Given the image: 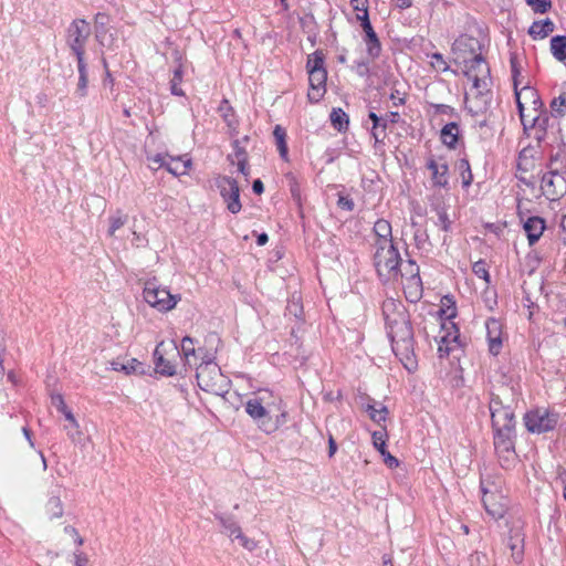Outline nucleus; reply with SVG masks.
I'll return each mask as SVG.
<instances>
[{
  "mask_svg": "<svg viewBox=\"0 0 566 566\" xmlns=\"http://www.w3.org/2000/svg\"><path fill=\"white\" fill-rule=\"evenodd\" d=\"M489 350L493 355H497L502 347V324L499 319L489 318L485 324Z\"/></svg>",
  "mask_w": 566,
  "mask_h": 566,
  "instance_id": "nucleus-19",
  "label": "nucleus"
},
{
  "mask_svg": "<svg viewBox=\"0 0 566 566\" xmlns=\"http://www.w3.org/2000/svg\"><path fill=\"white\" fill-rule=\"evenodd\" d=\"M91 32V25L84 19H75L70 23L66 30V43L75 54L76 60L84 59L85 45Z\"/></svg>",
  "mask_w": 566,
  "mask_h": 566,
  "instance_id": "nucleus-8",
  "label": "nucleus"
},
{
  "mask_svg": "<svg viewBox=\"0 0 566 566\" xmlns=\"http://www.w3.org/2000/svg\"><path fill=\"white\" fill-rule=\"evenodd\" d=\"M368 117L373 120L371 135L375 139V144L382 143L384 138H380L379 133H378V128L380 125V117L374 112H370Z\"/></svg>",
  "mask_w": 566,
  "mask_h": 566,
  "instance_id": "nucleus-55",
  "label": "nucleus"
},
{
  "mask_svg": "<svg viewBox=\"0 0 566 566\" xmlns=\"http://www.w3.org/2000/svg\"><path fill=\"white\" fill-rule=\"evenodd\" d=\"M329 118L333 127L338 132H344L348 128V115L342 108H333Z\"/></svg>",
  "mask_w": 566,
  "mask_h": 566,
  "instance_id": "nucleus-38",
  "label": "nucleus"
},
{
  "mask_svg": "<svg viewBox=\"0 0 566 566\" xmlns=\"http://www.w3.org/2000/svg\"><path fill=\"white\" fill-rule=\"evenodd\" d=\"M109 228H108V234L111 237L115 235V232L124 227V224L128 220V216L123 213L120 210H117L114 214L109 217Z\"/></svg>",
  "mask_w": 566,
  "mask_h": 566,
  "instance_id": "nucleus-43",
  "label": "nucleus"
},
{
  "mask_svg": "<svg viewBox=\"0 0 566 566\" xmlns=\"http://www.w3.org/2000/svg\"><path fill=\"white\" fill-rule=\"evenodd\" d=\"M163 345V342L159 343L154 352L156 371L164 376H174L177 373L176 366L166 359L161 354L160 348Z\"/></svg>",
  "mask_w": 566,
  "mask_h": 566,
  "instance_id": "nucleus-29",
  "label": "nucleus"
},
{
  "mask_svg": "<svg viewBox=\"0 0 566 566\" xmlns=\"http://www.w3.org/2000/svg\"><path fill=\"white\" fill-rule=\"evenodd\" d=\"M461 348L460 332L454 323L443 324L438 339V353L440 357H448L451 353Z\"/></svg>",
  "mask_w": 566,
  "mask_h": 566,
  "instance_id": "nucleus-12",
  "label": "nucleus"
},
{
  "mask_svg": "<svg viewBox=\"0 0 566 566\" xmlns=\"http://www.w3.org/2000/svg\"><path fill=\"white\" fill-rule=\"evenodd\" d=\"M181 353L185 358V364L192 366L197 364V356H205L202 348H195V340L189 336H185L181 340Z\"/></svg>",
  "mask_w": 566,
  "mask_h": 566,
  "instance_id": "nucleus-27",
  "label": "nucleus"
},
{
  "mask_svg": "<svg viewBox=\"0 0 566 566\" xmlns=\"http://www.w3.org/2000/svg\"><path fill=\"white\" fill-rule=\"evenodd\" d=\"M273 136L275 138L280 156L286 160L287 159V145H286V140H285V138H286L285 129L283 127H281L280 125H276L273 130Z\"/></svg>",
  "mask_w": 566,
  "mask_h": 566,
  "instance_id": "nucleus-39",
  "label": "nucleus"
},
{
  "mask_svg": "<svg viewBox=\"0 0 566 566\" xmlns=\"http://www.w3.org/2000/svg\"><path fill=\"white\" fill-rule=\"evenodd\" d=\"M510 405H505L503 399L500 397V395L492 394L490 399V412L491 417L493 416V412H499L502 409H505V407H509Z\"/></svg>",
  "mask_w": 566,
  "mask_h": 566,
  "instance_id": "nucleus-53",
  "label": "nucleus"
},
{
  "mask_svg": "<svg viewBox=\"0 0 566 566\" xmlns=\"http://www.w3.org/2000/svg\"><path fill=\"white\" fill-rule=\"evenodd\" d=\"M516 104L524 130L530 129L532 126V119L539 116L545 109V107H525V103L520 101V94H516Z\"/></svg>",
  "mask_w": 566,
  "mask_h": 566,
  "instance_id": "nucleus-25",
  "label": "nucleus"
},
{
  "mask_svg": "<svg viewBox=\"0 0 566 566\" xmlns=\"http://www.w3.org/2000/svg\"><path fill=\"white\" fill-rule=\"evenodd\" d=\"M324 60H325V55L322 50H316L314 53L310 54L307 56V62H306L307 72H313L316 70H324L325 69Z\"/></svg>",
  "mask_w": 566,
  "mask_h": 566,
  "instance_id": "nucleus-42",
  "label": "nucleus"
},
{
  "mask_svg": "<svg viewBox=\"0 0 566 566\" xmlns=\"http://www.w3.org/2000/svg\"><path fill=\"white\" fill-rule=\"evenodd\" d=\"M430 106L434 109V114L454 115V108L450 105L431 103Z\"/></svg>",
  "mask_w": 566,
  "mask_h": 566,
  "instance_id": "nucleus-57",
  "label": "nucleus"
},
{
  "mask_svg": "<svg viewBox=\"0 0 566 566\" xmlns=\"http://www.w3.org/2000/svg\"><path fill=\"white\" fill-rule=\"evenodd\" d=\"M526 3L533 9L536 13H545L551 7V0H526Z\"/></svg>",
  "mask_w": 566,
  "mask_h": 566,
  "instance_id": "nucleus-49",
  "label": "nucleus"
},
{
  "mask_svg": "<svg viewBox=\"0 0 566 566\" xmlns=\"http://www.w3.org/2000/svg\"><path fill=\"white\" fill-rule=\"evenodd\" d=\"M491 420L493 429L515 428L516 424L514 410L511 405L499 412H493Z\"/></svg>",
  "mask_w": 566,
  "mask_h": 566,
  "instance_id": "nucleus-22",
  "label": "nucleus"
},
{
  "mask_svg": "<svg viewBox=\"0 0 566 566\" xmlns=\"http://www.w3.org/2000/svg\"><path fill=\"white\" fill-rule=\"evenodd\" d=\"M232 147L234 153L228 155L227 159L231 165H234L235 160L247 159L248 153L243 145H241V140L238 138L233 139Z\"/></svg>",
  "mask_w": 566,
  "mask_h": 566,
  "instance_id": "nucleus-47",
  "label": "nucleus"
},
{
  "mask_svg": "<svg viewBox=\"0 0 566 566\" xmlns=\"http://www.w3.org/2000/svg\"><path fill=\"white\" fill-rule=\"evenodd\" d=\"M510 63H511L512 77L514 81V90L517 91V77L520 76L521 71H520V66H518V62H517V56L515 54L511 55Z\"/></svg>",
  "mask_w": 566,
  "mask_h": 566,
  "instance_id": "nucleus-56",
  "label": "nucleus"
},
{
  "mask_svg": "<svg viewBox=\"0 0 566 566\" xmlns=\"http://www.w3.org/2000/svg\"><path fill=\"white\" fill-rule=\"evenodd\" d=\"M64 533L70 535L73 539H74V543L77 545V546H82L83 543H84V539L83 537L78 534L77 530L74 527V526H71V525H67L64 527Z\"/></svg>",
  "mask_w": 566,
  "mask_h": 566,
  "instance_id": "nucleus-58",
  "label": "nucleus"
},
{
  "mask_svg": "<svg viewBox=\"0 0 566 566\" xmlns=\"http://www.w3.org/2000/svg\"><path fill=\"white\" fill-rule=\"evenodd\" d=\"M244 408L258 428L266 434L275 432L287 421V412L272 403L265 402L264 396H255L248 399Z\"/></svg>",
  "mask_w": 566,
  "mask_h": 566,
  "instance_id": "nucleus-3",
  "label": "nucleus"
},
{
  "mask_svg": "<svg viewBox=\"0 0 566 566\" xmlns=\"http://www.w3.org/2000/svg\"><path fill=\"white\" fill-rule=\"evenodd\" d=\"M549 125V115L546 109L542 112L539 116H536L532 119V126L531 128L536 129V139L538 142L543 140L546 136V130Z\"/></svg>",
  "mask_w": 566,
  "mask_h": 566,
  "instance_id": "nucleus-34",
  "label": "nucleus"
},
{
  "mask_svg": "<svg viewBox=\"0 0 566 566\" xmlns=\"http://www.w3.org/2000/svg\"><path fill=\"white\" fill-rule=\"evenodd\" d=\"M524 422L530 432L539 434L553 430L557 418L545 409H536L525 413Z\"/></svg>",
  "mask_w": 566,
  "mask_h": 566,
  "instance_id": "nucleus-11",
  "label": "nucleus"
},
{
  "mask_svg": "<svg viewBox=\"0 0 566 566\" xmlns=\"http://www.w3.org/2000/svg\"><path fill=\"white\" fill-rule=\"evenodd\" d=\"M551 52L557 61H566V35H556L551 39Z\"/></svg>",
  "mask_w": 566,
  "mask_h": 566,
  "instance_id": "nucleus-35",
  "label": "nucleus"
},
{
  "mask_svg": "<svg viewBox=\"0 0 566 566\" xmlns=\"http://www.w3.org/2000/svg\"><path fill=\"white\" fill-rule=\"evenodd\" d=\"M234 165L238 167V171L242 174L245 178L250 175V167L247 159L235 160Z\"/></svg>",
  "mask_w": 566,
  "mask_h": 566,
  "instance_id": "nucleus-61",
  "label": "nucleus"
},
{
  "mask_svg": "<svg viewBox=\"0 0 566 566\" xmlns=\"http://www.w3.org/2000/svg\"><path fill=\"white\" fill-rule=\"evenodd\" d=\"M482 502L485 511L494 520L502 518L507 510V500L499 491L494 483L481 480Z\"/></svg>",
  "mask_w": 566,
  "mask_h": 566,
  "instance_id": "nucleus-9",
  "label": "nucleus"
},
{
  "mask_svg": "<svg viewBox=\"0 0 566 566\" xmlns=\"http://www.w3.org/2000/svg\"><path fill=\"white\" fill-rule=\"evenodd\" d=\"M77 71H78V83L75 93L80 97H84L87 94V67L84 59L77 60Z\"/></svg>",
  "mask_w": 566,
  "mask_h": 566,
  "instance_id": "nucleus-36",
  "label": "nucleus"
},
{
  "mask_svg": "<svg viewBox=\"0 0 566 566\" xmlns=\"http://www.w3.org/2000/svg\"><path fill=\"white\" fill-rule=\"evenodd\" d=\"M524 230L528 239V244L534 245L545 230V221L541 217H530L524 222Z\"/></svg>",
  "mask_w": 566,
  "mask_h": 566,
  "instance_id": "nucleus-21",
  "label": "nucleus"
},
{
  "mask_svg": "<svg viewBox=\"0 0 566 566\" xmlns=\"http://www.w3.org/2000/svg\"><path fill=\"white\" fill-rule=\"evenodd\" d=\"M143 295L144 300L159 312L172 310L180 301V295L171 294L166 287H161L155 279L145 283Z\"/></svg>",
  "mask_w": 566,
  "mask_h": 566,
  "instance_id": "nucleus-7",
  "label": "nucleus"
},
{
  "mask_svg": "<svg viewBox=\"0 0 566 566\" xmlns=\"http://www.w3.org/2000/svg\"><path fill=\"white\" fill-rule=\"evenodd\" d=\"M213 359V354L205 353V356H201V363L197 366L196 373L197 384L206 392L223 396L229 391L230 380Z\"/></svg>",
  "mask_w": 566,
  "mask_h": 566,
  "instance_id": "nucleus-4",
  "label": "nucleus"
},
{
  "mask_svg": "<svg viewBox=\"0 0 566 566\" xmlns=\"http://www.w3.org/2000/svg\"><path fill=\"white\" fill-rule=\"evenodd\" d=\"M350 6L357 12L368 10V0H350Z\"/></svg>",
  "mask_w": 566,
  "mask_h": 566,
  "instance_id": "nucleus-63",
  "label": "nucleus"
},
{
  "mask_svg": "<svg viewBox=\"0 0 566 566\" xmlns=\"http://www.w3.org/2000/svg\"><path fill=\"white\" fill-rule=\"evenodd\" d=\"M219 112L229 128V135L234 137L238 135L239 120L234 115L232 106L228 99H223L219 106Z\"/></svg>",
  "mask_w": 566,
  "mask_h": 566,
  "instance_id": "nucleus-26",
  "label": "nucleus"
},
{
  "mask_svg": "<svg viewBox=\"0 0 566 566\" xmlns=\"http://www.w3.org/2000/svg\"><path fill=\"white\" fill-rule=\"evenodd\" d=\"M541 189L547 199L557 200L566 193V178L557 170H549L542 177Z\"/></svg>",
  "mask_w": 566,
  "mask_h": 566,
  "instance_id": "nucleus-13",
  "label": "nucleus"
},
{
  "mask_svg": "<svg viewBox=\"0 0 566 566\" xmlns=\"http://www.w3.org/2000/svg\"><path fill=\"white\" fill-rule=\"evenodd\" d=\"M516 94H520V101L525 103V107H544V103L534 87L525 85L520 91H515Z\"/></svg>",
  "mask_w": 566,
  "mask_h": 566,
  "instance_id": "nucleus-30",
  "label": "nucleus"
},
{
  "mask_svg": "<svg viewBox=\"0 0 566 566\" xmlns=\"http://www.w3.org/2000/svg\"><path fill=\"white\" fill-rule=\"evenodd\" d=\"M515 428L493 429V444L500 465L510 470L517 463Z\"/></svg>",
  "mask_w": 566,
  "mask_h": 566,
  "instance_id": "nucleus-6",
  "label": "nucleus"
},
{
  "mask_svg": "<svg viewBox=\"0 0 566 566\" xmlns=\"http://www.w3.org/2000/svg\"><path fill=\"white\" fill-rule=\"evenodd\" d=\"M216 520L219 521L222 526V533L228 535L231 538H237L240 541L242 547L248 551H253L256 547V544L253 539L248 538L241 531V527L238 525L235 520L232 516H226L223 514H216Z\"/></svg>",
  "mask_w": 566,
  "mask_h": 566,
  "instance_id": "nucleus-15",
  "label": "nucleus"
},
{
  "mask_svg": "<svg viewBox=\"0 0 566 566\" xmlns=\"http://www.w3.org/2000/svg\"><path fill=\"white\" fill-rule=\"evenodd\" d=\"M472 270L478 277L483 279L485 282H490V274H489V271L486 269V264L484 261L475 262L473 264Z\"/></svg>",
  "mask_w": 566,
  "mask_h": 566,
  "instance_id": "nucleus-54",
  "label": "nucleus"
},
{
  "mask_svg": "<svg viewBox=\"0 0 566 566\" xmlns=\"http://www.w3.org/2000/svg\"><path fill=\"white\" fill-rule=\"evenodd\" d=\"M337 205L339 208L352 211L354 209V201L348 197L340 196L338 198Z\"/></svg>",
  "mask_w": 566,
  "mask_h": 566,
  "instance_id": "nucleus-62",
  "label": "nucleus"
},
{
  "mask_svg": "<svg viewBox=\"0 0 566 566\" xmlns=\"http://www.w3.org/2000/svg\"><path fill=\"white\" fill-rule=\"evenodd\" d=\"M453 53L457 55H467L473 57L474 55H482L481 43L473 36L462 35L457 39L452 46Z\"/></svg>",
  "mask_w": 566,
  "mask_h": 566,
  "instance_id": "nucleus-18",
  "label": "nucleus"
},
{
  "mask_svg": "<svg viewBox=\"0 0 566 566\" xmlns=\"http://www.w3.org/2000/svg\"><path fill=\"white\" fill-rule=\"evenodd\" d=\"M390 99L392 101V104L394 106H400V105H403L405 104V97L403 95L400 94V92L398 90H395L391 94H390Z\"/></svg>",
  "mask_w": 566,
  "mask_h": 566,
  "instance_id": "nucleus-64",
  "label": "nucleus"
},
{
  "mask_svg": "<svg viewBox=\"0 0 566 566\" xmlns=\"http://www.w3.org/2000/svg\"><path fill=\"white\" fill-rule=\"evenodd\" d=\"M365 32V42L367 45V53L371 59H376L380 55L381 44L377 33L374 31L373 25L363 29Z\"/></svg>",
  "mask_w": 566,
  "mask_h": 566,
  "instance_id": "nucleus-32",
  "label": "nucleus"
},
{
  "mask_svg": "<svg viewBox=\"0 0 566 566\" xmlns=\"http://www.w3.org/2000/svg\"><path fill=\"white\" fill-rule=\"evenodd\" d=\"M112 369L113 370H122L124 371L125 374L129 375L132 373H136L137 371V367H140V363L133 358L130 359L127 364H122L119 361H112Z\"/></svg>",
  "mask_w": 566,
  "mask_h": 566,
  "instance_id": "nucleus-48",
  "label": "nucleus"
},
{
  "mask_svg": "<svg viewBox=\"0 0 566 566\" xmlns=\"http://www.w3.org/2000/svg\"><path fill=\"white\" fill-rule=\"evenodd\" d=\"M373 263L378 276L384 281L398 279L401 256L395 243L373 244Z\"/></svg>",
  "mask_w": 566,
  "mask_h": 566,
  "instance_id": "nucleus-5",
  "label": "nucleus"
},
{
  "mask_svg": "<svg viewBox=\"0 0 566 566\" xmlns=\"http://www.w3.org/2000/svg\"><path fill=\"white\" fill-rule=\"evenodd\" d=\"M555 24L551 19L534 21L530 27L528 34L533 39H544L554 32Z\"/></svg>",
  "mask_w": 566,
  "mask_h": 566,
  "instance_id": "nucleus-31",
  "label": "nucleus"
},
{
  "mask_svg": "<svg viewBox=\"0 0 566 566\" xmlns=\"http://www.w3.org/2000/svg\"><path fill=\"white\" fill-rule=\"evenodd\" d=\"M365 410L368 413L369 418L376 423L385 421L386 416L388 413V410L385 406H380V408L378 409L376 408L375 403H368Z\"/></svg>",
  "mask_w": 566,
  "mask_h": 566,
  "instance_id": "nucleus-45",
  "label": "nucleus"
},
{
  "mask_svg": "<svg viewBox=\"0 0 566 566\" xmlns=\"http://www.w3.org/2000/svg\"><path fill=\"white\" fill-rule=\"evenodd\" d=\"M51 403L64 415L66 421H73L74 422V415L71 411V409L66 406L64 398L61 394H54L51 396Z\"/></svg>",
  "mask_w": 566,
  "mask_h": 566,
  "instance_id": "nucleus-40",
  "label": "nucleus"
},
{
  "mask_svg": "<svg viewBox=\"0 0 566 566\" xmlns=\"http://www.w3.org/2000/svg\"><path fill=\"white\" fill-rule=\"evenodd\" d=\"M385 436L386 434L384 431H375L373 433V443L374 447L384 457V462L388 465V468L394 469L399 465V461L387 451Z\"/></svg>",
  "mask_w": 566,
  "mask_h": 566,
  "instance_id": "nucleus-24",
  "label": "nucleus"
},
{
  "mask_svg": "<svg viewBox=\"0 0 566 566\" xmlns=\"http://www.w3.org/2000/svg\"><path fill=\"white\" fill-rule=\"evenodd\" d=\"M355 71H356L357 75H359L360 77L368 76L369 75L368 63H366L364 61L356 62Z\"/></svg>",
  "mask_w": 566,
  "mask_h": 566,
  "instance_id": "nucleus-60",
  "label": "nucleus"
},
{
  "mask_svg": "<svg viewBox=\"0 0 566 566\" xmlns=\"http://www.w3.org/2000/svg\"><path fill=\"white\" fill-rule=\"evenodd\" d=\"M326 69L308 72L310 90L307 93V97L310 102L317 103L322 99V97L326 93Z\"/></svg>",
  "mask_w": 566,
  "mask_h": 566,
  "instance_id": "nucleus-17",
  "label": "nucleus"
},
{
  "mask_svg": "<svg viewBox=\"0 0 566 566\" xmlns=\"http://www.w3.org/2000/svg\"><path fill=\"white\" fill-rule=\"evenodd\" d=\"M189 166V159L182 160L180 157L175 158L170 156L165 168L174 176H181L187 174Z\"/></svg>",
  "mask_w": 566,
  "mask_h": 566,
  "instance_id": "nucleus-37",
  "label": "nucleus"
},
{
  "mask_svg": "<svg viewBox=\"0 0 566 566\" xmlns=\"http://www.w3.org/2000/svg\"><path fill=\"white\" fill-rule=\"evenodd\" d=\"M64 430L66 431L67 437L74 444H78L83 440V433L80 430V426L77 420L74 418L73 421H69V424L64 426Z\"/></svg>",
  "mask_w": 566,
  "mask_h": 566,
  "instance_id": "nucleus-46",
  "label": "nucleus"
},
{
  "mask_svg": "<svg viewBox=\"0 0 566 566\" xmlns=\"http://www.w3.org/2000/svg\"><path fill=\"white\" fill-rule=\"evenodd\" d=\"M375 240L373 244H387L394 242L392 228L389 221L378 219L373 228Z\"/></svg>",
  "mask_w": 566,
  "mask_h": 566,
  "instance_id": "nucleus-23",
  "label": "nucleus"
},
{
  "mask_svg": "<svg viewBox=\"0 0 566 566\" xmlns=\"http://www.w3.org/2000/svg\"><path fill=\"white\" fill-rule=\"evenodd\" d=\"M458 169L461 175L462 186L468 188L473 181V175L471 171L470 163L468 159L462 158L458 163Z\"/></svg>",
  "mask_w": 566,
  "mask_h": 566,
  "instance_id": "nucleus-44",
  "label": "nucleus"
},
{
  "mask_svg": "<svg viewBox=\"0 0 566 566\" xmlns=\"http://www.w3.org/2000/svg\"><path fill=\"white\" fill-rule=\"evenodd\" d=\"M73 557H74V566H87L88 565V556L80 551V549H75L74 553H73Z\"/></svg>",
  "mask_w": 566,
  "mask_h": 566,
  "instance_id": "nucleus-59",
  "label": "nucleus"
},
{
  "mask_svg": "<svg viewBox=\"0 0 566 566\" xmlns=\"http://www.w3.org/2000/svg\"><path fill=\"white\" fill-rule=\"evenodd\" d=\"M181 80H182V71L180 67H178L177 70H175L174 77L170 81V84H171L170 90L174 95H177V96L184 95V91L179 87Z\"/></svg>",
  "mask_w": 566,
  "mask_h": 566,
  "instance_id": "nucleus-50",
  "label": "nucleus"
},
{
  "mask_svg": "<svg viewBox=\"0 0 566 566\" xmlns=\"http://www.w3.org/2000/svg\"><path fill=\"white\" fill-rule=\"evenodd\" d=\"M551 114L554 117H563L566 114V92L554 97L551 102Z\"/></svg>",
  "mask_w": 566,
  "mask_h": 566,
  "instance_id": "nucleus-41",
  "label": "nucleus"
},
{
  "mask_svg": "<svg viewBox=\"0 0 566 566\" xmlns=\"http://www.w3.org/2000/svg\"><path fill=\"white\" fill-rule=\"evenodd\" d=\"M431 66L439 71V72H447L449 71V65L448 63L444 61L443 59V55L441 53H433L431 55Z\"/></svg>",
  "mask_w": 566,
  "mask_h": 566,
  "instance_id": "nucleus-52",
  "label": "nucleus"
},
{
  "mask_svg": "<svg viewBox=\"0 0 566 566\" xmlns=\"http://www.w3.org/2000/svg\"><path fill=\"white\" fill-rule=\"evenodd\" d=\"M438 221L436 222L443 231L448 232L451 228V220L444 208H440L437 210Z\"/></svg>",
  "mask_w": 566,
  "mask_h": 566,
  "instance_id": "nucleus-51",
  "label": "nucleus"
},
{
  "mask_svg": "<svg viewBox=\"0 0 566 566\" xmlns=\"http://www.w3.org/2000/svg\"><path fill=\"white\" fill-rule=\"evenodd\" d=\"M507 547L511 549L515 563H520L524 553V537L520 532L511 533L507 538Z\"/></svg>",
  "mask_w": 566,
  "mask_h": 566,
  "instance_id": "nucleus-33",
  "label": "nucleus"
},
{
  "mask_svg": "<svg viewBox=\"0 0 566 566\" xmlns=\"http://www.w3.org/2000/svg\"><path fill=\"white\" fill-rule=\"evenodd\" d=\"M398 277H406L408 285L406 286V293L411 302L418 300L421 295V279L419 275V266L415 261L409 260L406 265H400V273Z\"/></svg>",
  "mask_w": 566,
  "mask_h": 566,
  "instance_id": "nucleus-14",
  "label": "nucleus"
},
{
  "mask_svg": "<svg viewBox=\"0 0 566 566\" xmlns=\"http://www.w3.org/2000/svg\"><path fill=\"white\" fill-rule=\"evenodd\" d=\"M61 489L62 486L56 484L55 488L51 491L50 497L45 503V513L51 520L62 517L64 512L63 503L61 501Z\"/></svg>",
  "mask_w": 566,
  "mask_h": 566,
  "instance_id": "nucleus-20",
  "label": "nucleus"
},
{
  "mask_svg": "<svg viewBox=\"0 0 566 566\" xmlns=\"http://www.w3.org/2000/svg\"><path fill=\"white\" fill-rule=\"evenodd\" d=\"M381 312L394 354L408 370L413 369L415 339L406 306L400 301L388 297L382 302Z\"/></svg>",
  "mask_w": 566,
  "mask_h": 566,
  "instance_id": "nucleus-1",
  "label": "nucleus"
},
{
  "mask_svg": "<svg viewBox=\"0 0 566 566\" xmlns=\"http://www.w3.org/2000/svg\"><path fill=\"white\" fill-rule=\"evenodd\" d=\"M458 61L464 65L465 76L473 82L474 88L478 90V94L472 101L474 106H470L469 109L474 113L483 112L491 101V93L486 88V78L490 74L489 65L482 55L473 57L459 55Z\"/></svg>",
  "mask_w": 566,
  "mask_h": 566,
  "instance_id": "nucleus-2",
  "label": "nucleus"
},
{
  "mask_svg": "<svg viewBox=\"0 0 566 566\" xmlns=\"http://www.w3.org/2000/svg\"><path fill=\"white\" fill-rule=\"evenodd\" d=\"M220 196L227 203V209L237 214L240 212L242 205L240 201V188L238 181L229 176H219L216 180Z\"/></svg>",
  "mask_w": 566,
  "mask_h": 566,
  "instance_id": "nucleus-10",
  "label": "nucleus"
},
{
  "mask_svg": "<svg viewBox=\"0 0 566 566\" xmlns=\"http://www.w3.org/2000/svg\"><path fill=\"white\" fill-rule=\"evenodd\" d=\"M426 167L431 172L432 185L440 188H448L449 185V166L447 161L440 157L436 159L433 156L427 158Z\"/></svg>",
  "mask_w": 566,
  "mask_h": 566,
  "instance_id": "nucleus-16",
  "label": "nucleus"
},
{
  "mask_svg": "<svg viewBox=\"0 0 566 566\" xmlns=\"http://www.w3.org/2000/svg\"><path fill=\"white\" fill-rule=\"evenodd\" d=\"M459 137L460 127L455 122L446 124L440 132V139L442 144L450 149H454L457 147Z\"/></svg>",
  "mask_w": 566,
  "mask_h": 566,
  "instance_id": "nucleus-28",
  "label": "nucleus"
}]
</instances>
